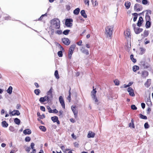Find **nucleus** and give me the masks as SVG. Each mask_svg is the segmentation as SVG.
<instances>
[{
    "mask_svg": "<svg viewBox=\"0 0 153 153\" xmlns=\"http://www.w3.org/2000/svg\"><path fill=\"white\" fill-rule=\"evenodd\" d=\"M114 26L109 25L105 28V34L106 37L111 39L113 32Z\"/></svg>",
    "mask_w": 153,
    "mask_h": 153,
    "instance_id": "1",
    "label": "nucleus"
},
{
    "mask_svg": "<svg viewBox=\"0 0 153 153\" xmlns=\"http://www.w3.org/2000/svg\"><path fill=\"white\" fill-rule=\"evenodd\" d=\"M50 23L52 27L56 29L60 28V21L57 18H54L51 21Z\"/></svg>",
    "mask_w": 153,
    "mask_h": 153,
    "instance_id": "2",
    "label": "nucleus"
},
{
    "mask_svg": "<svg viewBox=\"0 0 153 153\" xmlns=\"http://www.w3.org/2000/svg\"><path fill=\"white\" fill-rule=\"evenodd\" d=\"M146 11L147 12L145 15V19L146 21V28H148L150 27L151 24V22H150L151 18L150 16V15L151 14V11L149 10H147Z\"/></svg>",
    "mask_w": 153,
    "mask_h": 153,
    "instance_id": "3",
    "label": "nucleus"
},
{
    "mask_svg": "<svg viewBox=\"0 0 153 153\" xmlns=\"http://www.w3.org/2000/svg\"><path fill=\"white\" fill-rule=\"evenodd\" d=\"M93 89L91 93V96L93 100L94 101L95 103H97L98 102V100L96 96L97 91L96 90V88L94 89V86L93 87Z\"/></svg>",
    "mask_w": 153,
    "mask_h": 153,
    "instance_id": "4",
    "label": "nucleus"
},
{
    "mask_svg": "<svg viewBox=\"0 0 153 153\" xmlns=\"http://www.w3.org/2000/svg\"><path fill=\"white\" fill-rule=\"evenodd\" d=\"M53 91V88L51 87L49 90L47 92V95L46 96L48 100L51 102L53 98V95L52 92Z\"/></svg>",
    "mask_w": 153,
    "mask_h": 153,
    "instance_id": "5",
    "label": "nucleus"
},
{
    "mask_svg": "<svg viewBox=\"0 0 153 153\" xmlns=\"http://www.w3.org/2000/svg\"><path fill=\"white\" fill-rule=\"evenodd\" d=\"M132 26L134 28V31L135 33L136 34H138L140 33V32L142 31L143 30V29L142 28H136V25L135 24H133Z\"/></svg>",
    "mask_w": 153,
    "mask_h": 153,
    "instance_id": "6",
    "label": "nucleus"
},
{
    "mask_svg": "<svg viewBox=\"0 0 153 153\" xmlns=\"http://www.w3.org/2000/svg\"><path fill=\"white\" fill-rule=\"evenodd\" d=\"M73 22V20L72 19H67L65 20V25L68 27H71L73 25L72 23Z\"/></svg>",
    "mask_w": 153,
    "mask_h": 153,
    "instance_id": "7",
    "label": "nucleus"
},
{
    "mask_svg": "<svg viewBox=\"0 0 153 153\" xmlns=\"http://www.w3.org/2000/svg\"><path fill=\"white\" fill-rule=\"evenodd\" d=\"M134 9L136 12L140 11L142 10L143 9V7L141 5L138 4H136L134 6Z\"/></svg>",
    "mask_w": 153,
    "mask_h": 153,
    "instance_id": "8",
    "label": "nucleus"
},
{
    "mask_svg": "<svg viewBox=\"0 0 153 153\" xmlns=\"http://www.w3.org/2000/svg\"><path fill=\"white\" fill-rule=\"evenodd\" d=\"M62 42L65 45H69L70 43L69 39L67 38H64L62 39Z\"/></svg>",
    "mask_w": 153,
    "mask_h": 153,
    "instance_id": "9",
    "label": "nucleus"
},
{
    "mask_svg": "<svg viewBox=\"0 0 153 153\" xmlns=\"http://www.w3.org/2000/svg\"><path fill=\"white\" fill-rule=\"evenodd\" d=\"M127 91L130 96L131 97L135 96L134 90L131 87H128V88Z\"/></svg>",
    "mask_w": 153,
    "mask_h": 153,
    "instance_id": "10",
    "label": "nucleus"
},
{
    "mask_svg": "<svg viewBox=\"0 0 153 153\" xmlns=\"http://www.w3.org/2000/svg\"><path fill=\"white\" fill-rule=\"evenodd\" d=\"M59 100L60 102V103L61 105L62 108L65 109V104L64 100L62 96H61L59 97Z\"/></svg>",
    "mask_w": 153,
    "mask_h": 153,
    "instance_id": "11",
    "label": "nucleus"
},
{
    "mask_svg": "<svg viewBox=\"0 0 153 153\" xmlns=\"http://www.w3.org/2000/svg\"><path fill=\"white\" fill-rule=\"evenodd\" d=\"M39 101L41 103H42L44 102L47 101L48 102H50V101L47 99L46 96H45L44 97H41L39 99Z\"/></svg>",
    "mask_w": 153,
    "mask_h": 153,
    "instance_id": "12",
    "label": "nucleus"
},
{
    "mask_svg": "<svg viewBox=\"0 0 153 153\" xmlns=\"http://www.w3.org/2000/svg\"><path fill=\"white\" fill-rule=\"evenodd\" d=\"M51 119L53 122H56L58 124H60V122L58 120V118L56 116L52 117H51Z\"/></svg>",
    "mask_w": 153,
    "mask_h": 153,
    "instance_id": "13",
    "label": "nucleus"
},
{
    "mask_svg": "<svg viewBox=\"0 0 153 153\" xmlns=\"http://www.w3.org/2000/svg\"><path fill=\"white\" fill-rule=\"evenodd\" d=\"M10 114H11L13 116L16 115L19 116L20 114L19 111L17 110H14L12 112H10Z\"/></svg>",
    "mask_w": 153,
    "mask_h": 153,
    "instance_id": "14",
    "label": "nucleus"
},
{
    "mask_svg": "<svg viewBox=\"0 0 153 153\" xmlns=\"http://www.w3.org/2000/svg\"><path fill=\"white\" fill-rule=\"evenodd\" d=\"M149 75L148 72L146 71H142L141 73V76L143 78H146Z\"/></svg>",
    "mask_w": 153,
    "mask_h": 153,
    "instance_id": "15",
    "label": "nucleus"
},
{
    "mask_svg": "<svg viewBox=\"0 0 153 153\" xmlns=\"http://www.w3.org/2000/svg\"><path fill=\"white\" fill-rule=\"evenodd\" d=\"M75 47V45H71L70 47L68 53H70V54H72Z\"/></svg>",
    "mask_w": 153,
    "mask_h": 153,
    "instance_id": "16",
    "label": "nucleus"
},
{
    "mask_svg": "<svg viewBox=\"0 0 153 153\" xmlns=\"http://www.w3.org/2000/svg\"><path fill=\"white\" fill-rule=\"evenodd\" d=\"M75 106H72L71 109L74 115V117L76 118L77 116L78 112L77 110H75Z\"/></svg>",
    "mask_w": 153,
    "mask_h": 153,
    "instance_id": "17",
    "label": "nucleus"
},
{
    "mask_svg": "<svg viewBox=\"0 0 153 153\" xmlns=\"http://www.w3.org/2000/svg\"><path fill=\"white\" fill-rule=\"evenodd\" d=\"M143 19L142 17H140L139 18V19L138 20L137 23V25L138 27H140L143 23Z\"/></svg>",
    "mask_w": 153,
    "mask_h": 153,
    "instance_id": "18",
    "label": "nucleus"
},
{
    "mask_svg": "<svg viewBox=\"0 0 153 153\" xmlns=\"http://www.w3.org/2000/svg\"><path fill=\"white\" fill-rule=\"evenodd\" d=\"M146 104L149 106H150L152 105V103L150 97H149L146 99Z\"/></svg>",
    "mask_w": 153,
    "mask_h": 153,
    "instance_id": "19",
    "label": "nucleus"
},
{
    "mask_svg": "<svg viewBox=\"0 0 153 153\" xmlns=\"http://www.w3.org/2000/svg\"><path fill=\"white\" fill-rule=\"evenodd\" d=\"M95 135V134L94 133L90 131L88 134V138H93L94 137Z\"/></svg>",
    "mask_w": 153,
    "mask_h": 153,
    "instance_id": "20",
    "label": "nucleus"
},
{
    "mask_svg": "<svg viewBox=\"0 0 153 153\" xmlns=\"http://www.w3.org/2000/svg\"><path fill=\"white\" fill-rule=\"evenodd\" d=\"M31 132L30 129H27L23 131V133L25 135L26 134H31Z\"/></svg>",
    "mask_w": 153,
    "mask_h": 153,
    "instance_id": "21",
    "label": "nucleus"
},
{
    "mask_svg": "<svg viewBox=\"0 0 153 153\" xmlns=\"http://www.w3.org/2000/svg\"><path fill=\"white\" fill-rule=\"evenodd\" d=\"M81 50L82 53L87 55H88L89 54L88 51L87 50L83 48H82V49H81Z\"/></svg>",
    "mask_w": 153,
    "mask_h": 153,
    "instance_id": "22",
    "label": "nucleus"
},
{
    "mask_svg": "<svg viewBox=\"0 0 153 153\" xmlns=\"http://www.w3.org/2000/svg\"><path fill=\"white\" fill-rule=\"evenodd\" d=\"M80 13L82 16L84 18H86L87 16L85 13V10H82L80 12Z\"/></svg>",
    "mask_w": 153,
    "mask_h": 153,
    "instance_id": "23",
    "label": "nucleus"
},
{
    "mask_svg": "<svg viewBox=\"0 0 153 153\" xmlns=\"http://www.w3.org/2000/svg\"><path fill=\"white\" fill-rule=\"evenodd\" d=\"M8 124L5 121H3L1 123V125L3 127L7 128L8 126Z\"/></svg>",
    "mask_w": 153,
    "mask_h": 153,
    "instance_id": "24",
    "label": "nucleus"
},
{
    "mask_svg": "<svg viewBox=\"0 0 153 153\" xmlns=\"http://www.w3.org/2000/svg\"><path fill=\"white\" fill-rule=\"evenodd\" d=\"M12 87L11 86H10L7 90V92L9 94H11L12 93Z\"/></svg>",
    "mask_w": 153,
    "mask_h": 153,
    "instance_id": "25",
    "label": "nucleus"
},
{
    "mask_svg": "<svg viewBox=\"0 0 153 153\" xmlns=\"http://www.w3.org/2000/svg\"><path fill=\"white\" fill-rule=\"evenodd\" d=\"M80 11V9L79 8H77L74 10V13L75 15H78Z\"/></svg>",
    "mask_w": 153,
    "mask_h": 153,
    "instance_id": "26",
    "label": "nucleus"
},
{
    "mask_svg": "<svg viewBox=\"0 0 153 153\" xmlns=\"http://www.w3.org/2000/svg\"><path fill=\"white\" fill-rule=\"evenodd\" d=\"M14 122L16 124L19 125L20 123V120L17 118L14 119Z\"/></svg>",
    "mask_w": 153,
    "mask_h": 153,
    "instance_id": "27",
    "label": "nucleus"
},
{
    "mask_svg": "<svg viewBox=\"0 0 153 153\" xmlns=\"http://www.w3.org/2000/svg\"><path fill=\"white\" fill-rule=\"evenodd\" d=\"M131 3L128 2L127 1L125 2V5L127 9H128L130 7Z\"/></svg>",
    "mask_w": 153,
    "mask_h": 153,
    "instance_id": "28",
    "label": "nucleus"
},
{
    "mask_svg": "<svg viewBox=\"0 0 153 153\" xmlns=\"http://www.w3.org/2000/svg\"><path fill=\"white\" fill-rule=\"evenodd\" d=\"M132 15L134 16L133 19V21L134 22H135L137 20V17L138 14L137 13H133L132 14Z\"/></svg>",
    "mask_w": 153,
    "mask_h": 153,
    "instance_id": "29",
    "label": "nucleus"
},
{
    "mask_svg": "<svg viewBox=\"0 0 153 153\" xmlns=\"http://www.w3.org/2000/svg\"><path fill=\"white\" fill-rule=\"evenodd\" d=\"M125 36L127 37H129L130 35V32L129 29H127L126 30Z\"/></svg>",
    "mask_w": 153,
    "mask_h": 153,
    "instance_id": "30",
    "label": "nucleus"
},
{
    "mask_svg": "<svg viewBox=\"0 0 153 153\" xmlns=\"http://www.w3.org/2000/svg\"><path fill=\"white\" fill-rule=\"evenodd\" d=\"M39 128L42 131L45 132L46 131V128L45 127L43 126H40L39 127Z\"/></svg>",
    "mask_w": 153,
    "mask_h": 153,
    "instance_id": "31",
    "label": "nucleus"
},
{
    "mask_svg": "<svg viewBox=\"0 0 153 153\" xmlns=\"http://www.w3.org/2000/svg\"><path fill=\"white\" fill-rule=\"evenodd\" d=\"M133 70L134 72L136 71L137 70H139V67L137 65H134L133 67Z\"/></svg>",
    "mask_w": 153,
    "mask_h": 153,
    "instance_id": "32",
    "label": "nucleus"
},
{
    "mask_svg": "<svg viewBox=\"0 0 153 153\" xmlns=\"http://www.w3.org/2000/svg\"><path fill=\"white\" fill-rule=\"evenodd\" d=\"M149 32L148 30H145L143 34V36L144 37H146L149 35Z\"/></svg>",
    "mask_w": 153,
    "mask_h": 153,
    "instance_id": "33",
    "label": "nucleus"
},
{
    "mask_svg": "<svg viewBox=\"0 0 153 153\" xmlns=\"http://www.w3.org/2000/svg\"><path fill=\"white\" fill-rule=\"evenodd\" d=\"M140 54L141 55L144 53L146 51V49L143 48H140Z\"/></svg>",
    "mask_w": 153,
    "mask_h": 153,
    "instance_id": "34",
    "label": "nucleus"
},
{
    "mask_svg": "<svg viewBox=\"0 0 153 153\" xmlns=\"http://www.w3.org/2000/svg\"><path fill=\"white\" fill-rule=\"evenodd\" d=\"M34 92L37 95H39V93L40 92V91L39 89H35L34 91Z\"/></svg>",
    "mask_w": 153,
    "mask_h": 153,
    "instance_id": "35",
    "label": "nucleus"
},
{
    "mask_svg": "<svg viewBox=\"0 0 153 153\" xmlns=\"http://www.w3.org/2000/svg\"><path fill=\"white\" fill-rule=\"evenodd\" d=\"M140 117L142 119L146 120L147 119V117L145 115H144L141 114H139Z\"/></svg>",
    "mask_w": 153,
    "mask_h": 153,
    "instance_id": "36",
    "label": "nucleus"
},
{
    "mask_svg": "<svg viewBox=\"0 0 153 153\" xmlns=\"http://www.w3.org/2000/svg\"><path fill=\"white\" fill-rule=\"evenodd\" d=\"M54 75L55 76V77L56 79H58L59 78V77L58 74V71L57 70L55 71L54 73Z\"/></svg>",
    "mask_w": 153,
    "mask_h": 153,
    "instance_id": "37",
    "label": "nucleus"
},
{
    "mask_svg": "<svg viewBox=\"0 0 153 153\" xmlns=\"http://www.w3.org/2000/svg\"><path fill=\"white\" fill-rule=\"evenodd\" d=\"M130 58L131 59L132 61L133 62H136V60L134 58V56L133 54H131L130 55Z\"/></svg>",
    "mask_w": 153,
    "mask_h": 153,
    "instance_id": "38",
    "label": "nucleus"
},
{
    "mask_svg": "<svg viewBox=\"0 0 153 153\" xmlns=\"http://www.w3.org/2000/svg\"><path fill=\"white\" fill-rule=\"evenodd\" d=\"M47 16V13H46L45 14H43L39 18V19H38V20L39 21H41V20H42V19H43V17L45 16Z\"/></svg>",
    "mask_w": 153,
    "mask_h": 153,
    "instance_id": "39",
    "label": "nucleus"
},
{
    "mask_svg": "<svg viewBox=\"0 0 153 153\" xmlns=\"http://www.w3.org/2000/svg\"><path fill=\"white\" fill-rule=\"evenodd\" d=\"M70 31V30H65L63 31V33L65 35H68V34Z\"/></svg>",
    "mask_w": 153,
    "mask_h": 153,
    "instance_id": "40",
    "label": "nucleus"
},
{
    "mask_svg": "<svg viewBox=\"0 0 153 153\" xmlns=\"http://www.w3.org/2000/svg\"><path fill=\"white\" fill-rule=\"evenodd\" d=\"M91 1L94 6H96L98 4V3L96 1H95V2H94L93 0H91Z\"/></svg>",
    "mask_w": 153,
    "mask_h": 153,
    "instance_id": "41",
    "label": "nucleus"
},
{
    "mask_svg": "<svg viewBox=\"0 0 153 153\" xmlns=\"http://www.w3.org/2000/svg\"><path fill=\"white\" fill-rule=\"evenodd\" d=\"M9 130L10 131L13 132L15 131V129L13 126H10L9 128Z\"/></svg>",
    "mask_w": 153,
    "mask_h": 153,
    "instance_id": "42",
    "label": "nucleus"
},
{
    "mask_svg": "<svg viewBox=\"0 0 153 153\" xmlns=\"http://www.w3.org/2000/svg\"><path fill=\"white\" fill-rule=\"evenodd\" d=\"M63 111H59L58 115L60 117H63L62 114Z\"/></svg>",
    "mask_w": 153,
    "mask_h": 153,
    "instance_id": "43",
    "label": "nucleus"
},
{
    "mask_svg": "<svg viewBox=\"0 0 153 153\" xmlns=\"http://www.w3.org/2000/svg\"><path fill=\"white\" fill-rule=\"evenodd\" d=\"M57 54L59 57H62V51H60L58 52Z\"/></svg>",
    "mask_w": 153,
    "mask_h": 153,
    "instance_id": "44",
    "label": "nucleus"
},
{
    "mask_svg": "<svg viewBox=\"0 0 153 153\" xmlns=\"http://www.w3.org/2000/svg\"><path fill=\"white\" fill-rule=\"evenodd\" d=\"M144 126L145 129L148 128L149 127V126L147 122L145 123Z\"/></svg>",
    "mask_w": 153,
    "mask_h": 153,
    "instance_id": "45",
    "label": "nucleus"
},
{
    "mask_svg": "<svg viewBox=\"0 0 153 153\" xmlns=\"http://www.w3.org/2000/svg\"><path fill=\"white\" fill-rule=\"evenodd\" d=\"M31 140V138L30 137L27 136L26 137L25 139V140L26 142H29Z\"/></svg>",
    "mask_w": 153,
    "mask_h": 153,
    "instance_id": "46",
    "label": "nucleus"
},
{
    "mask_svg": "<svg viewBox=\"0 0 153 153\" xmlns=\"http://www.w3.org/2000/svg\"><path fill=\"white\" fill-rule=\"evenodd\" d=\"M114 82L116 85H118L119 84V81L117 79L114 80Z\"/></svg>",
    "mask_w": 153,
    "mask_h": 153,
    "instance_id": "47",
    "label": "nucleus"
},
{
    "mask_svg": "<svg viewBox=\"0 0 153 153\" xmlns=\"http://www.w3.org/2000/svg\"><path fill=\"white\" fill-rule=\"evenodd\" d=\"M131 109L133 110H136L137 109V107L134 105H131Z\"/></svg>",
    "mask_w": 153,
    "mask_h": 153,
    "instance_id": "48",
    "label": "nucleus"
},
{
    "mask_svg": "<svg viewBox=\"0 0 153 153\" xmlns=\"http://www.w3.org/2000/svg\"><path fill=\"white\" fill-rule=\"evenodd\" d=\"M130 48H131V45L130 44L128 45H127L126 46V49L127 51H128L130 50Z\"/></svg>",
    "mask_w": 153,
    "mask_h": 153,
    "instance_id": "49",
    "label": "nucleus"
},
{
    "mask_svg": "<svg viewBox=\"0 0 153 153\" xmlns=\"http://www.w3.org/2000/svg\"><path fill=\"white\" fill-rule=\"evenodd\" d=\"M142 3L143 4L146 5L148 3V1L147 0H143Z\"/></svg>",
    "mask_w": 153,
    "mask_h": 153,
    "instance_id": "50",
    "label": "nucleus"
},
{
    "mask_svg": "<svg viewBox=\"0 0 153 153\" xmlns=\"http://www.w3.org/2000/svg\"><path fill=\"white\" fill-rule=\"evenodd\" d=\"M62 32L61 30H57L56 32V33L58 34H61L62 33Z\"/></svg>",
    "mask_w": 153,
    "mask_h": 153,
    "instance_id": "51",
    "label": "nucleus"
},
{
    "mask_svg": "<svg viewBox=\"0 0 153 153\" xmlns=\"http://www.w3.org/2000/svg\"><path fill=\"white\" fill-rule=\"evenodd\" d=\"M47 108L48 110V112L50 113H51L52 112V110L51 109V108L49 106H47Z\"/></svg>",
    "mask_w": 153,
    "mask_h": 153,
    "instance_id": "52",
    "label": "nucleus"
},
{
    "mask_svg": "<svg viewBox=\"0 0 153 153\" xmlns=\"http://www.w3.org/2000/svg\"><path fill=\"white\" fill-rule=\"evenodd\" d=\"M52 112L51 113L56 114L58 113V111L56 109L52 110Z\"/></svg>",
    "mask_w": 153,
    "mask_h": 153,
    "instance_id": "53",
    "label": "nucleus"
},
{
    "mask_svg": "<svg viewBox=\"0 0 153 153\" xmlns=\"http://www.w3.org/2000/svg\"><path fill=\"white\" fill-rule=\"evenodd\" d=\"M84 1L85 4H87L88 6H89V1L88 0H84Z\"/></svg>",
    "mask_w": 153,
    "mask_h": 153,
    "instance_id": "54",
    "label": "nucleus"
},
{
    "mask_svg": "<svg viewBox=\"0 0 153 153\" xmlns=\"http://www.w3.org/2000/svg\"><path fill=\"white\" fill-rule=\"evenodd\" d=\"M40 109L41 111H45V107L43 106H41L40 107Z\"/></svg>",
    "mask_w": 153,
    "mask_h": 153,
    "instance_id": "55",
    "label": "nucleus"
},
{
    "mask_svg": "<svg viewBox=\"0 0 153 153\" xmlns=\"http://www.w3.org/2000/svg\"><path fill=\"white\" fill-rule=\"evenodd\" d=\"M66 8L68 10H69L71 9V7L69 5H66Z\"/></svg>",
    "mask_w": 153,
    "mask_h": 153,
    "instance_id": "56",
    "label": "nucleus"
},
{
    "mask_svg": "<svg viewBox=\"0 0 153 153\" xmlns=\"http://www.w3.org/2000/svg\"><path fill=\"white\" fill-rule=\"evenodd\" d=\"M34 146H35V144H34V143H31L30 147H31V148L32 149H34Z\"/></svg>",
    "mask_w": 153,
    "mask_h": 153,
    "instance_id": "57",
    "label": "nucleus"
},
{
    "mask_svg": "<svg viewBox=\"0 0 153 153\" xmlns=\"http://www.w3.org/2000/svg\"><path fill=\"white\" fill-rule=\"evenodd\" d=\"M61 148L62 149V150L64 152H65V146H61Z\"/></svg>",
    "mask_w": 153,
    "mask_h": 153,
    "instance_id": "58",
    "label": "nucleus"
},
{
    "mask_svg": "<svg viewBox=\"0 0 153 153\" xmlns=\"http://www.w3.org/2000/svg\"><path fill=\"white\" fill-rule=\"evenodd\" d=\"M82 43V41L80 40L76 43V44L79 46H81Z\"/></svg>",
    "mask_w": 153,
    "mask_h": 153,
    "instance_id": "59",
    "label": "nucleus"
},
{
    "mask_svg": "<svg viewBox=\"0 0 153 153\" xmlns=\"http://www.w3.org/2000/svg\"><path fill=\"white\" fill-rule=\"evenodd\" d=\"M141 106L142 108L143 109H144L145 107V104L144 103H141Z\"/></svg>",
    "mask_w": 153,
    "mask_h": 153,
    "instance_id": "60",
    "label": "nucleus"
},
{
    "mask_svg": "<svg viewBox=\"0 0 153 153\" xmlns=\"http://www.w3.org/2000/svg\"><path fill=\"white\" fill-rule=\"evenodd\" d=\"M30 147H27L26 148L25 150L27 152H29L30 151Z\"/></svg>",
    "mask_w": 153,
    "mask_h": 153,
    "instance_id": "61",
    "label": "nucleus"
},
{
    "mask_svg": "<svg viewBox=\"0 0 153 153\" xmlns=\"http://www.w3.org/2000/svg\"><path fill=\"white\" fill-rule=\"evenodd\" d=\"M54 32V30L53 29H51L50 32V34L51 35H53V34Z\"/></svg>",
    "mask_w": 153,
    "mask_h": 153,
    "instance_id": "62",
    "label": "nucleus"
},
{
    "mask_svg": "<svg viewBox=\"0 0 153 153\" xmlns=\"http://www.w3.org/2000/svg\"><path fill=\"white\" fill-rule=\"evenodd\" d=\"M58 47H59L60 49L61 50L60 51H62V50H63L64 49L62 47V46H61V45L60 44H58Z\"/></svg>",
    "mask_w": 153,
    "mask_h": 153,
    "instance_id": "63",
    "label": "nucleus"
},
{
    "mask_svg": "<svg viewBox=\"0 0 153 153\" xmlns=\"http://www.w3.org/2000/svg\"><path fill=\"white\" fill-rule=\"evenodd\" d=\"M4 18L5 20H10L11 18L9 16H7L5 17Z\"/></svg>",
    "mask_w": 153,
    "mask_h": 153,
    "instance_id": "64",
    "label": "nucleus"
}]
</instances>
